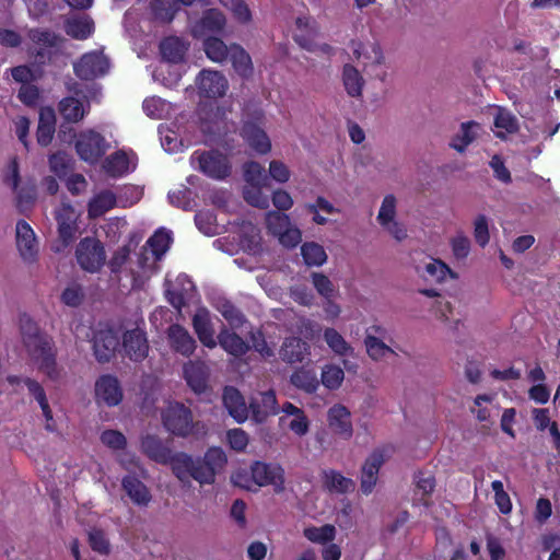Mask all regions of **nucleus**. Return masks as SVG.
<instances>
[{"mask_svg":"<svg viewBox=\"0 0 560 560\" xmlns=\"http://www.w3.org/2000/svg\"><path fill=\"white\" fill-rule=\"evenodd\" d=\"M20 327L23 342L38 370L51 381L59 380L62 369L56 362V351L51 339L42 335L36 323L28 316L20 318Z\"/></svg>","mask_w":560,"mask_h":560,"instance_id":"nucleus-1","label":"nucleus"},{"mask_svg":"<svg viewBox=\"0 0 560 560\" xmlns=\"http://www.w3.org/2000/svg\"><path fill=\"white\" fill-rule=\"evenodd\" d=\"M172 243L171 232L158 230L145 243L138 258V269L132 273V288L143 289L147 282L160 271L159 261Z\"/></svg>","mask_w":560,"mask_h":560,"instance_id":"nucleus-2","label":"nucleus"},{"mask_svg":"<svg viewBox=\"0 0 560 560\" xmlns=\"http://www.w3.org/2000/svg\"><path fill=\"white\" fill-rule=\"evenodd\" d=\"M0 180L14 195L20 212L25 213L32 208L36 199V190L34 186L22 183L20 161L16 155H12L1 168Z\"/></svg>","mask_w":560,"mask_h":560,"instance_id":"nucleus-3","label":"nucleus"},{"mask_svg":"<svg viewBox=\"0 0 560 560\" xmlns=\"http://www.w3.org/2000/svg\"><path fill=\"white\" fill-rule=\"evenodd\" d=\"M162 421L165 429L178 436H202L207 433L206 425L192 421L189 408L180 402L170 401L162 412Z\"/></svg>","mask_w":560,"mask_h":560,"instance_id":"nucleus-4","label":"nucleus"},{"mask_svg":"<svg viewBox=\"0 0 560 560\" xmlns=\"http://www.w3.org/2000/svg\"><path fill=\"white\" fill-rule=\"evenodd\" d=\"M81 213L70 203L62 201L55 210L57 222V238L51 244V250L61 254L69 248L77 238Z\"/></svg>","mask_w":560,"mask_h":560,"instance_id":"nucleus-5","label":"nucleus"},{"mask_svg":"<svg viewBox=\"0 0 560 560\" xmlns=\"http://www.w3.org/2000/svg\"><path fill=\"white\" fill-rule=\"evenodd\" d=\"M398 198L394 194L383 197L376 215V221L384 232L398 242L407 238L408 230L402 221L398 219Z\"/></svg>","mask_w":560,"mask_h":560,"instance_id":"nucleus-6","label":"nucleus"},{"mask_svg":"<svg viewBox=\"0 0 560 560\" xmlns=\"http://www.w3.org/2000/svg\"><path fill=\"white\" fill-rule=\"evenodd\" d=\"M266 228L284 247H295L302 240L300 229L291 223L289 215L285 213L279 211L267 212Z\"/></svg>","mask_w":560,"mask_h":560,"instance_id":"nucleus-7","label":"nucleus"},{"mask_svg":"<svg viewBox=\"0 0 560 560\" xmlns=\"http://www.w3.org/2000/svg\"><path fill=\"white\" fill-rule=\"evenodd\" d=\"M350 49L354 59L365 71H374L386 62L381 44L374 38L353 39Z\"/></svg>","mask_w":560,"mask_h":560,"instance_id":"nucleus-8","label":"nucleus"},{"mask_svg":"<svg viewBox=\"0 0 560 560\" xmlns=\"http://www.w3.org/2000/svg\"><path fill=\"white\" fill-rule=\"evenodd\" d=\"M191 165L213 179H224L231 173L228 158L217 151H196L190 158Z\"/></svg>","mask_w":560,"mask_h":560,"instance_id":"nucleus-9","label":"nucleus"},{"mask_svg":"<svg viewBox=\"0 0 560 560\" xmlns=\"http://www.w3.org/2000/svg\"><path fill=\"white\" fill-rule=\"evenodd\" d=\"M108 143L105 138L94 129L81 131L75 140L78 155L85 162L94 164L107 151Z\"/></svg>","mask_w":560,"mask_h":560,"instance_id":"nucleus-10","label":"nucleus"},{"mask_svg":"<svg viewBox=\"0 0 560 560\" xmlns=\"http://www.w3.org/2000/svg\"><path fill=\"white\" fill-rule=\"evenodd\" d=\"M75 256L80 267L88 272L98 271L106 258L102 243L93 237H85L80 241Z\"/></svg>","mask_w":560,"mask_h":560,"instance_id":"nucleus-11","label":"nucleus"},{"mask_svg":"<svg viewBox=\"0 0 560 560\" xmlns=\"http://www.w3.org/2000/svg\"><path fill=\"white\" fill-rule=\"evenodd\" d=\"M15 244L19 255L25 264L37 262L39 256L37 236L32 226L24 220L16 222Z\"/></svg>","mask_w":560,"mask_h":560,"instance_id":"nucleus-12","label":"nucleus"},{"mask_svg":"<svg viewBox=\"0 0 560 560\" xmlns=\"http://www.w3.org/2000/svg\"><path fill=\"white\" fill-rule=\"evenodd\" d=\"M252 475L256 487L272 486L276 492L284 490V470L279 464L256 462Z\"/></svg>","mask_w":560,"mask_h":560,"instance_id":"nucleus-13","label":"nucleus"},{"mask_svg":"<svg viewBox=\"0 0 560 560\" xmlns=\"http://www.w3.org/2000/svg\"><path fill=\"white\" fill-rule=\"evenodd\" d=\"M194 293L195 284L187 275H178L174 282L168 275L166 276L165 296L173 307L180 310L187 301L192 299Z\"/></svg>","mask_w":560,"mask_h":560,"instance_id":"nucleus-14","label":"nucleus"},{"mask_svg":"<svg viewBox=\"0 0 560 560\" xmlns=\"http://www.w3.org/2000/svg\"><path fill=\"white\" fill-rule=\"evenodd\" d=\"M228 20L223 12L218 9H209L203 12L201 19L191 25V34L196 38L213 37L212 35L223 34Z\"/></svg>","mask_w":560,"mask_h":560,"instance_id":"nucleus-15","label":"nucleus"},{"mask_svg":"<svg viewBox=\"0 0 560 560\" xmlns=\"http://www.w3.org/2000/svg\"><path fill=\"white\" fill-rule=\"evenodd\" d=\"M200 96L218 98L225 95L229 82L225 75L217 70H202L196 79Z\"/></svg>","mask_w":560,"mask_h":560,"instance_id":"nucleus-16","label":"nucleus"},{"mask_svg":"<svg viewBox=\"0 0 560 560\" xmlns=\"http://www.w3.org/2000/svg\"><path fill=\"white\" fill-rule=\"evenodd\" d=\"M387 448H377L365 459L361 471V491L370 494L377 482L378 470L389 456Z\"/></svg>","mask_w":560,"mask_h":560,"instance_id":"nucleus-17","label":"nucleus"},{"mask_svg":"<svg viewBox=\"0 0 560 560\" xmlns=\"http://www.w3.org/2000/svg\"><path fill=\"white\" fill-rule=\"evenodd\" d=\"M108 69L109 61L101 51L88 52L74 63L75 74L84 80H92L103 75Z\"/></svg>","mask_w":560,"mask_h":560,"instance_id":"nucleus-18","label":"nucleus"},{"mask_svg":"<svg viewBox=\"0 0 560 560\" xmlns=\"http://www.w3.org/2000/svg\"><path fill=\"white\" fill-rule=\"evenodd\" d=\"M94 393L96 401L108 407L119 405L124 397L118 378L109 374L102 375L96 380Z\"/></svg>","mask_w":560,"mask_h":560,"instance_id":"nucleus-19","label":"nucleus"},{"mask_svg":"<svg viewBox=\"0 0 560 560\" xmlns=\"http://www.w3.org/2000/svg\"><path fill=\"white\" fill-rule=\"evenodd\" d=\"M327 423L330 431L342 440H350L353 435V425L350 410L341 405L335 404L327 411Z\"/></svg>","mask_w":560,"mask_h":560,"instance_id":"nucleus-20","label":"nucleus"},{"mask_svg":"<svg viewBox=\"0 0 560 560\" xmlns=\"http://www.w3.org/2000/svg\"><path fill=\"white\" fill-rule=\"evenodd\" d=\"M279 422L298 436H304L310 430V420L304 410L292 402H284L280 408Z\"/></svg>","mask_w":560,"mask_h":560,"instance_id":"nucleus-21","label":"nucleus"},{"mask_svg":"<svg viewBox=\"0 0 560 560\" xmlns=\"http://www.w3.org/2000/svg\"><path fill=\"white\" fill-rule=\"evenodd\" d=\"M124 353L133 361H141L148 355L149 345L145 332L137 327L127 330L122 337Z\"/></svg>","mask_w":560,"mask_h":560,"instance_id":"nucleus-22","label":"nucleus"},{"mask_svg":"<svg viewBox=\"0 0 560 560\" xmlns=\"http://www.w3.org/2000/svg\"><path fill=\"white\" fill-rule=\"evenodd\" d=\"M249 410L252 419L257 423H262L271 415L280 412L277 406L276 395L272 390L258 393L250 399Z\"/></svg>","mask_w":560,"mask_h":560,"instance_id":"nucleus-23","label":"nucleus"},{"mask_svg":"<svg viewBox=\"0 0 560 560\" xmlns=\"http://www.w3.org/2000/svg\"><path fill=\"white\" fill-rule=\"evenodd\" d=\"M192 327L200 342L207 348H215L218 342L214 337V328L211 320L210 312L200 307L192 317Z\"/></svg>","mask_w":560,"mask_h":560,"instance_id":"nucleus-24","label":"nucleus"},{"mask_svg":"<svg viewBox=\"0 0 560 560\" xmlns=\"http://www.w3.org/2000/svg\"><path fill=\"white\" fill-rule=\"evenodd\" d=\"M136 165L137 158L132 152L118 151L104 161L103 168L109 176L119 177L132 172Z\"/></svg>","mask_w":560,"mask_h":560,"instance_id":"nucleus-25","label":"nucleus"},{"mask_svg":"<svg viewBox=\"0 0 560 560\" xmlns=\"http://www.w3.org/2000/svg\"><path fill=\"white\" fill-rule=\"evenodd\" d=\"M483 132V128L476 121L462 122L458 130L452 137L450 147L463 153Z\"/></svg>","mask_w":560,"mask_h":560,"instance_id":"nucleus-26","label":"nucleus"},{"mask_svg":"<svg viewBox=\"0 0 560 560\" xmlns=\"http://www.w3.org/2000/svg\"><path fill=\"white\" fill-rule=\"evenodd\" d=\"M319 34L317 22L307 14L299 15L295 19V42L305 49H314L312 39H315Z\"/></svg>","mask_w":560,"mask_h":560,"instance_id":"nucleus-27","label":"nucleus"},{"mask_svg":"<svg viewBox=\"0 0 560 560\" xmlns=\"http://www.w3.org/2000/svg\"><path fill=\"white\" fill-rule=\"evenodd\" d=\"M167 339L171 348L185 357L191 355L196 349L195 339L178 324L168 327Z\"/></svg>","mask_w":560,"mask_h":560,"instance_id":"nucleus-28","label":"nucleus"},{"mask_svg":"<svg viewBox=\"0 0 560 560\" xmlns=\"http://www.w3.org/2000/svg\"><path fill=\"white\" fill-rule=\"evenodd\" d=\"M118 347V337L112 328L100 329L94 336V353L98 361H108Z\"/></svg>","mask_w":560,"mask_h":560,"instance_id":"nucleus-29","label":"nucleus"},{"mask_svg":"<svg viewBox=\"0 0 560 560\" xmlns=\"http://www.w3.org/2000/svg\"><path fill=\"white\" fill-rule=\"evenodd\" d=\"M223 402L231 417L236 422L242 423L247 420L249 408L247 407L244 397L234 387H226L223 393Z\"/></svg>","mask_w":560,"mask_h":560,"instance_id":"nucleus-30","label":"nucleus"},{"mask_svg":"<svg viewBox=\"0 0 560 560\" xmlns=\"http://www.w3.org/2000/svg\"><path fill=\"white\" fill-rule=\"evenodd\" d=\"M184 376L195 393H203L207 388L208 368L202 361H189L184 365Z\"/></svg>","mask_w":560,"mask_h":560,"instance_id":"nucleus-31","label":"nucleus"},{"mask_svg":"<svg viewBox=\"0 0 560 560\" xmlns=\"http://www.w3.org/2000/svg\"><path fill=\"white\" fill-rule=\"evenodd\" d=\"M242 136L246 143L259 154H266L271 150V142L267 133L256 124H245Z\"/></svg>","mask_w":560,"mask_h":560,"instance_id":"nucleus-32","label":"nucleus"},{"mask_svg":"<svg viewBox=\"0 0 560 560\" xmlns=\"http://www.w3.org/2000/svg\"><path fill=\"white\" fill-rule=\"evenodd\" d=\"M310 355V346L298 337L287 338L280 349V357L288 363H301Z\"/></svg>","mask_w":560,"mask_h":560,"instance_id":"nucleus-33","label":"nucleus"},{"mask_svg":"<svg viewBox=\"0 0 560 560\" xmlns=\"http://www.w3.org/2000/svg\"><path fill=\"white\" fill-rule=\"evenodd\" d=\"M236 233L240 238V247L243 250L254 255L261 250V236L256 225L243 222Z\"/></svg>","mask_w":560,"mask_h":560,"instance_id":"nucleus-34","label":"nucleus"},{"mask_svg":"<svg viewBox=\"0 0 560 560\" xmlns=\"http://www.w3.org/2000/svg\"><path fill=\"white\" fill-rule=\"evenodd\" d=\"M235 72L245 79H248L254 73V65L249 54L240 45L231 44V55L229 57Z\"/></svg>","mask_w":560,"mask_h":560,"instance_id":"nucleus-35","label":"nucleus"},{"mask_svg":"<svg viewBox=\"0 0 560 560\" xmlns=\"http://www.w3.org/2000/svg\"><path fill=\"white\" fill-rule=\"evenodd\" d=\"M117 203L115 194L110 190H102L95 194L88 205V214L90 218H98L109 211Z\"/></svg>","mask_w":560,"mask_h":560,"instance_id":"nucleus-36","label":"nucleus"},{"mask_svg":"<svg viewBox=\"0 0 560 560\" xmlns=\"http://www.w3.org/2000/svg\"><path fill=\"white\" fill-rule=\"evenodd\" d=\"M323 338L328 348L338 357H352L353 347L345 339V337L335 328L327 327L323 331Z\"/></svg>","mask_w":560,"mask_h":560,"instance_id":"nucleus-37","label":"nucleus"},{"mask_svg":"<svg viewBox=\"0 0 560 560\" xmlns=\"http://www.w3.org/2000/svg\"><path fill=\"white\" fill-rule=\"evenodd\" d=\"M323 486L331 493H348L355 488L351 478H347L332 469L323 472Z\"/></svg>","mask_w":560,"mask_h":560,"instance_id":"nucleus-38","label":"nucleus"},{"mask_svg":"<svg viewBox=\"0 0 560 560\" xmlns=\"http://www.w3.org/2000/svg\"><path fill=\"white\" fill-rule=\"evenodd\" d=\"M89 110V103L80 101L75 97H66L59 103V112L61 116L70 122H77L83 119Z\"/></svg>","mask_w":560,"mask_h":560,"instance_id":"nucleus-39","label":"nucleus"},{"mask_svg":"<svg viewBox=\"0 0 560 560\" xmlns=\"http://www.w3.org/2000/svg\"><path fill=\"white\" fill-rule=\"evenodd\" d=\"M342 83L348 95L351 97H360L362 95L365 81L361 72L350 63L342 68Z\"/></svg>","mask_w":560,"mask_h":560,"instance_id":"nucleus-40","label":"nucleus"},{"mask_svg":"<svg viewBox=\"0 0 560 560\" xmlns=\"http://www.w3.org/2000/svg\"><path fill=\"white\" fill-rule=\"evenodd\" d=\"M229 354L233 357L244 355L249 347L248 345L235 332L228 329H222L218 336L217 341Z\"/></svg>","mask_w":560,"mask_h":560,"instance_id":"nucleus-41","label":"nucleus"},{"mask_svg":"<svg viewBox=\"0 0 560 560\" xmlns=\"http://www.w3.org/2000/svg\"><path fill=\"white\" fill-rule=\"evenodd\" d=\"M493 124L495 136L502 139L518 130L517 118L511 112L503 108L497 109Z\"/></svg>","mask_w":560,"mask_h":560,"instance_id":"nucleus-42","label":"nucleus"},{"mask_svg":"<svg viewBox=\"0 0 560 560\" xmlns=\"http://www.w3.org/2000/svg\"><path fill=\"white\" fill-rule=\"evenodd\" d=\"M498 406L494 404L493 395H478L474 399V405L470 407V412L480 422H487L491 419L493 413L498 411Z\"/></svg>","mask_w":560,"mask_h":560,"instance_id":"nucleus-43","label":"nucleus"},{"mask_svg":"<svg viewBox=\"0 0 560 560\" xmlns=\"http://www.w3.org/2000/svg\"><path fill=\"white\" fill-rule=\"evenodd\" d=\"M141 448L151 459L162 464L168 463L171 451L160 439L152 435L143 438Z\"/></svg>","mask_w":560,"mask_h":560,"instance_id":"nucleus-44","label":"nucleus"},{"mask_svg":"<svg viewBox=\"0 0 560 560\" xmlns=\"http://www.w3.org/2000/svg\"><path fill=\"white\" fill-rule=\"evenodd\" d=\"M142 108L145 115L153 119L168 118L174 108L173 105L158 96H151L143 101Z\"/></svg>","mask_w":560,"mask_h":560,"instance_id":"nucleus-45","label":"nucleus"},{"mask_svg":"<svg viewBox=\"0 0 560 560\" xmlns=\"http://www.w3.org/2000/svg\"><path fill=\"white\" fill-rule=\"evenodd\" d=\"M337 529L331 524L322 526H307L303 529V536L311 542L325 546L335 540Z\"/></svg>","mask_w":560,"mask_h":560,"instance_id":"nucleus-46","label":"nucleus"},{"mask_svg":"<svg viewBox=\"0 0 560 560\" xmlns=\"http://www.w3.org/2000/svg\"><path fill=\"white\" fill-rule=\"evenodd\" d=\"M122 487L132 502L138 505H145L151 500L148 488L135 477H125L122 479Z\"/></svg>","mask_w":560,"mask_h":560,"instance_id":"nucleus-47","label":"nucleus"},{"mask_svg":"<svg viewBox=\"0 0 560 560\" xmlns=\"http://www.w3.org/2000/svg\"><path fill=\"white\" fill-rule=\"evenodd\" d=\"M203 50L211 61L222 63L231 55V45L228 46L219 37H208L203 39Z\"/></svg>","mask_w":560,"mask_h":560,"instance_id":"nucleus-48","label":"nucleus"},{"mask_svg":"<svg viewBox=\"0 0 560 560\" xmlns=\"http://www.w3.org/2000/svg\"><path fill=\"white\" fill-rule=\"evenodd\" d=\"M187 49L188 45L178 37H168L161 44V54L167 62L180 61Z\"/></svg>","mask_w":560,"mask_h":560,"instance_id":"nucleus-49","label":"nucleus"},{"mask_svg":"<svg viewBox=\"0 0 560 560\" xmlns=\"http://www.w3.org/2000/svg\"><path fill=\"white\" fill-rule=\"evenodd\" d=\"M194 462L195 459L185 453L171 454L168 459L173 472L182 482L189 481Z\"/></svg>","mask_w":560,"mask_h":560,"instance_id":"nucleus-50","label":"nucleus"},{"mask_svg":"<svg viewBox=\"0 0 560 560\" xmlns=\"http://www.w3.org/2000/svg\"><path fill=\"white\" fill-rule=\"evenodd\" d=\"M233 15L234 20L248 25L253 22V12L245 0H219Z\"/></svg>","mask_w":560,"mask_h":560,"instance_id":"nucleus-51","label":"nucleus"},{"mask_svg":"<svg viewBox=\"0 0 560 560\" xmlns=\"http://www.w3.org/2000/svg\"><path fill=\"white\" fill-rule=\"evenodd\" d=\"M65 30L69 36L82 40L92 34L93 22L85 16L69 19Z\"/></svg>","mask_w":560,"mask_h":560,"instance_id":"nucleus-52","label":"nucleus"},{"mask_svg":"<svg viewBox=\"0 0 560 560\" xmlns=\"http://www.w3.org/2000/svg\"><path fill=\"white\" fill-rule=\"evenodd\" d=\"M364 346L368 355L373 361H381L387 358L390 354H394V350L387 346L382 339L377 336L365 335L364 337Z\"/></svg>","mask_w":560,"mask_h":560,"instance_id":"nucleus-53","label":"nucleus"},{"mask_svg":"<svg viewBox=\"0 0 560 560\" xmlns=\"http://www.w3.org/2000/svg\"><path fill=\"white\" fill-rule=\"evenodd\" d=\"M343 380L345 372L338 364L328 363L322 368L320 381L327 389H338L342 385Z\"/></svg>","mask_w":560,"mask_h":560,"instance_id":"nucleus-54","label":"nucleus"},{"mask_svg":"<svg viewBox=\"0 0 560 560\" xmlns=\"http://www.w3.org/2000/svg\"><path fill=\"white\" fill-rule=\"evenodd\" d=\"M291 383L306 393H314L319 386L316 373L308 369H299L291 375Z\"/></svg>","mask_w":560,"mask_h":560,"instance_id":"nucleus-55","label":"nucleus"},{"mask_svg":"<svg viewBox=\"0 0 560 560\" xmlns=\"http://www.w3.org/2000/svg\"><path fill=\"white\" fill-rule=\"evenodd\" d=\"M301 254L307 266H322L327 260L324 247L314 242L304 243L301 247Z\"/></svg>","mask_w":560,"mask_h":560,"instance_id":"nucleus-56","label":"nucleus"},{"mask_svg":"<svg viewBox=\"0 0 560 560\" xmlns=\"http://www.w3.org/2000/svg\"><path fill=\"white\" fill-rule=\"evenodd\" d=\"M30 39L39 46V49L37 50V55L40 57H44L45 48H51L57 46L59 38L49 31H42V30H31L28 33Z\"/></svg>","mask_w":560,"mask_h":560,"instance_id":"nucleus-57","label":"nucleus"},{"mask_svg":"<svg viewBox=\"0 0 560 560\" xmlns=\"http://www.w3.org/2000/svg\"><path fill=\"white\" fill-rule=\"evenodd\" d=\"M177 9V0H153L152 2L153 14L162 22L172 21Z\"/></svg>","mask_w":560,"mask_h":560,"instance_id":"nucleus-58","label":"nucleus"},{"mask_svg":"<svg viewBox=\"0 0 560 560\" xmlns=\"http://www.w3.org/2000/svg\"><path fill=\"white\" fill-rule=\"evenodd\" d=\"M246 185H268V176L257 162H248L243 166Z\"/></svg>","mask_w":560,"mask_h":560,"instance_id":"nucleus-59","label":"nucleus"},{"mask_svg":"<svg viewBox=\"0 0 560 560\" xmlns=\"http://www.w3.org/2000/svg\"><path fill=\"white\" fill-rule=\"evenodd\" d=\"M267 185H246L244 187V198L245 200L257 208L266 209L269 206V198L261 191L262 187Z\"/></svg>","mask_w":560,"mask_h":560,"instance_id":"nucleus-60","label":"nucleus"},{"mask_svg":"<svg viewBox=\"0 0 560 560\" xmlns=\"http://www.w3.org/2000/svg\"><path fill=\"white\" fill-rule=\"evenodd\" d=\"M491 489L494 493V503L499 511L504 515L510 514L512 512L513 504L509 493L504 490L503 482L500 480L492 481Z\"/></svg>","mask_w":560,"mask_h":560,"instance_id":"nucleus-61","label":"nucleus"},{"mask_svg":"<svg viewBox=\"0 0 560 560\" xmlns=\"http://www.w3.org/2000/svg\"><path fill=\"white\" fill-rule=\"evenodd\" d=\"M425 273L434 281L442 282L448 277L454 278V273L443 261L431 259L424 265Z\"/></svg>","mask_w":560,"mask_h":560,"instance_id":"nucleus-62","label":"nucleus"},{"mask_svg":"<svg viewBox=\"0 0 560 560\" xmlns=\"http://www.w3.org/2000/svg\"><path fill=\"white\" fill-rule=\"evenodd\" d=\"M198 230L205 235L211 236L219 233L215 217L210 211H199L195 217Z\"/></svg>","mask_w":560,"mask_h":560,"instance_id":"nucleus-63","label":"nucleus"},{"mask_svg":"<svg viewBox=\"0 0 560 560\" xmlns=\"http://www.w3.org/2000/svg\"><path fill=\"white\" fill-rule=\"evenodd\" d=\"M48 162L50 171L58 177H62L71 167L72 159L66 152H57L49 156Z\"/></svg>","mask_w":560,"mask_h":560,"instance_id":"nucleus-64","label":"nucleus"}]
</instances>
